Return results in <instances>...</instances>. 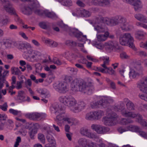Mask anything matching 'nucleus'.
I'll return each mask as SVG.
<instances>
[{
    "instance_id": "36",
    "label": "nucleus",
    "mask_w": 147,
    "mask_h": 147,
    "mask_svg": "<svg viewBox=\"0 0 147 147\" xmlns=\"http://www.w3.org/2000/svg\"><path fill=\"white\" fill-rule=\"evenodd\" d=\"M88 141V140L85 138H81L79 140L78 143L80 145H81L83 147H86Z\"/></svg>"
},
{
    "instance_id": "58",
    "label": "nucleus",
    "mask_w": 147,
    "mask_h": 147,
    "mask_svg": "<svg viewBox=\"0 0 147 147\" xmlns=\"http://www.w3.org/2000/svg\"><path fill=\"white\" fill-rule=\"evenodd\" d=\"M139 132V133L140 135L142 137L145 138H147V134L144 132L143 131H141L140 128L139 132Z\"/></svg>"
},
{
    "instance_id": "56",
    "label": "nucleus",
    "mask_w": 147,
    "mask_h": 147,
    "mask_svg": "<svg viewBox=\"0 0 147 147\" xmlns=\"http://www.w3.org/2000/svg\"><path fill=\"white\" fill-rule=\"evenodd\" d=\"M9 111L10 113L14 115H17L18 113V111L12 109H10Z\"/></svg>"
},
{
    "instance_id": "53",
    "label": "nucleus",
    "mask_w": 147,
    "mask_h": 147,
    "mask_svg": "<svg viewBox=\"0 0 147 147\" xmlns=\"http://www.w3.org/2000/svg\"><path fill=\"white\" fill-rule=\"evenodd\" d=\"M72 80V78L71 76H65L64 78V80L67 83L70 82Z\"/></svg>"
},
{
    "instance_id": "45",
    "label": "nucleus",
    "mask_w": 147,
    "mask_h": 147,
    "mask_svg": "<svg viewBox=\"0 0 147 147\" xmlns=\"http://www.w3.org/2000/svg\"><path fill=\"white\" fill-rule=\"evenodd\" d=\"M80 133L82 135L85 136H87L89 132L88 131V129H87L85 128H81L80 130Z\"/></svg>"
},
{
    "instance_id": "47",
    "label": "nucleus",
    "mask_w": 147,
    "mask_h": 147,
    "mask_svg": "<svg viewBox=\"0 0 147 147\" xmlns=\"http://www.w3.org/2000/svg\"><path fill=\"white\" fill-rule=\"evenodd\" d=\"M86 137L90 138H98V136L95 134L90 132H88Z\"/></svg>"
},
{
    "instance_id": "51",
    "label": "nucleus",
    "mask_w": 147,
    "mask_h": 147,
    "mask_svg": "<svg viewBox=\"0 0 147 147\" xmlns=\"http://www.w3.org/2000/svg\"><path fill=\"white\" fill-rule=\"evenodd\" d=\"M39 25L40 28L44 29H47V26L46 24V23L43 22H40L39 24Z\"/></svg>"
},
{
    "instance_id": "39",
    "label": "nucleus",
    "mask_w": 147,
    "mask_h": 147,
    "mask_svg": "<svg viewBox=\"0 0 147 147\" xmlns=\"http://www.w3.org/2000/svg\"><path fill=\"white\" fill-rule=\"evenodd\" d=\"M7 74L5 72L3 73V75L0 77V86L1 87L2 86V83L4 84L6 82V76Z\"/></svg>"
},
{
    "instance_id": "7",
    "label": "nucleus",
    "mask_w": 147,
    "mask_h": 147,
    "mask_svg": "<svg viewBox=\"0 0 147 147\" xmlns=\"http://www.w3.org/2000/svg\"><path fill=\"white\" fill-rule=\"evenodd\" d=\"M26 117L30 120L35 121H40L44 119L45 115L42 113H28L25 115Z\"/></svg>"
},
{
    "instance_id": "29",
    "label": "nucleus",
    "mask_w": 147,
    "mask_h": 147,
    "mask_svg": "<svg viewBox=\"0 0 147 147\" xmlns=\"http://www.w3.org/2000/svg\"><path fill=\"white\" fill-rule=\"evenodd\" d=\"M97 20H99L101 23L106 24H110V19L107 18H104L100 16L97 18Z\"/></svg>"
},
{
    "instance_id": "43",
    "label": "nucleus",
    "mask_w": 147,
    "mask_h": 147,
    "mask_svg": "<svg viewBox=\"0 0 147 147\" xmlns=\"http://www.w3.org/2000/svg\"><path fill=\"white\" fill-rule=\"evenodd\" d=\"M80 13L83 14V16L85 17H89L90 16L91 14L89 11H87L84 9L81 10Z\"/></svg>"
},
{
    "instance_id": "34",
    "label": "nucleus",
    "mask_w": 147,
    "mask_h": 147,
    "mask_svg": "<svg viewBox=\"0 0 147 147\" xmlns=\"http://www.w3.org/2000/svg\"><path fill=\"white\" fill-rule=\"evenodd\" d=\"M94 90V89L93 87H90L88 86L83 93L88 95H90L93 93Z\"/></svg>"
},
{
    "instance_id": "44",
    "label": "nucleus",
    "mask_w": 147,
    "mask_h": 147,
    "mask_svg": "<svg viewBox=\"0 0 147 147\" xmlns=\"http://www.w3.org/2000/svg\"><path fill=\"white\" fill-rule=\"evenodd\" d=\"M20 46L21 47V49L24 50H27V49L30 46V45L28 43H22L20 45Z\"/></svg>"
},
{
    "instance_id": "2",
    "label": "nucleus",
    "mask_w": 147,
    "mask_h": 147,
    "mask_svg": "<svg viewBox=\"0 0 147 147\" xmlns=\"http://www.w3.org/2000/svg\"><path fill=\"white\" fill-rule=\"evenodd\" d=\"M113 101V99L107 97H102L97 102L93 101L90 103V106L92 108L99 107L100 106L104 108L108 106L110 102Z\"/></svg>"
},
{
    "instance_id": "28",
    "label": "nucleus",
    "mask_w": 147,
    "mask_h": 147,
    "mask_svg": "<svg viewBox=\"0 0 147 147\" xmlns=\"http://www.w3.org/2000/svg\"><path fill=\"white\" fill-rule=\"evenodd\" d=\"M142 71H140L139 72H136L134 70L131 69L129 72V77L132 78H135L142 74Z\"/></svg>"
},
{
    "instance_id": "10",
    "label": "nucleus",
    "mask_w": 147,
    "mask_h": 147,
    "mask_svg": "<svg viewBox=\"0 0 147 147\" xmlns=\"http://www.w3.org/2000/svg\"><path fill=\"white\" fill-rule=\"evenodd\" d=\"M123 1L126 3L131 4L134 6L136 11H140L142 8L141 2L140 0H123Z\"/></svg>"
},
{
    "instance_id": "6",
    "label": "nucleus",
    "mask_w": 147,
    "mask_h": 147,
    "mask_svg": "<svg viewBox=\"0 0 147 147\" xmlns=\"http://www.w3.org/2000/svg\"><path fill=\"white\" fill-rule=\"evenodd\" d=\"M29 4L31 6L30 7L25 6L22 10L23 13L26 15H29L32 13V9L39 7L38 3L36 0H29Z\"/></svg>"
},
{
    "instance_id": "17",
    "label": "nucleus",
    "mask_w": 147,
    "mask_h": 147,
    "mask_svg": "<svg viewBox=\"0 0 147 147\" xmlns=\"http://www.w3.org/2000/svg\"><path fill=\"white\" fill-rule=\"evenodd\" d=\"M39 125L38 123H35L34 124L33 127L32 129H30V131L29 134L30 138L32 139L34 138L35 135L36 134L37 132L38 127Z\"/></svg>"
},
{
    "instance_id": "1",
    "label": "nucleus",
    "mask_w": 147,
    "mask_h": 147,
    "mask_svg": "<svg viewBox=\"0 0 147 147\" xmlns=\"http://www.w3.org/2000/svg\"><path fill=\"white\" fill-rule=\"evenodd\" d=\"M134 40L131 34L129 33H125L121 35L119 38V42L122 45H128L130 47L135 49L134 44Z\"/></svg>"
},
{
    "instance_id": "3",
    "label": "nucleus",
    "mask_w": 147,
    "mask_h": 147,
    "mask_svg": "<svg viewBox=\"0 0 147 147\" xmlns=\"http://www.w3.org/2000/svg\"><path fill=\"white\" fill-rule=\"evenodd\" d=\"M72 90L74 91H80L82 92L88 85L86 82L81 79L75 80L71 84Z\"/></svg>"
},
{
    "instance_id": "15",
    "label": "nucleus",
    "mask_w": 147,
    "mask_h": 147,
    "mask_svg": "<svg viewBox=\"0 0 147 147\" xmlns=\"http://www.w3.org/2000/svg\"><path fill=\"white\" fill-rule=\"evenodd\" d=\"M94 28L97 31V33H101L107 32L108 28L105 25V24L103 23L98 24L94 26Z\"/></svg>"
},
{
    "instance_id": "59",
    "label": "nucleus",
    "mask_w": 147,
    "mask_h": 147,
    "mask_svg": "<svg viewBox=\"0 0 147 147\" xmlns=\"http://www.w3.org/2000/svg\"><path fill=\"white\" fill-rule=\"evenodd\" d=\"M109 68V69L108 70L109 71H107V73H109L111 75H115V71L113 70L111 67Z\"/></svg>"
},
{
    "instance_id": "18",
    "label": "nucleus",
    "mask_w": 147,
    "mask_h": 147,
    "mask_svg": "<svg viewBox=\"0 0 147 147\" xmlns=\"http://www.w3.org/2000/svg\"><path fill=\"white\" fill-rule=\"evenodd\" d=\"M103 126L99 124H92L91 126V128L95 131L97 133L102 134Z\"/></svg>"
},
{
    "instance_id": "35",
    "label": "nucleus",
    "mask_w": 147,
    "mask_h": 147,
    "mask_svg": "<svg viewBox=\"0 0 147 147\" xmlns=\"http://www.w3.org/2000/svg\"><path fill=\"white\" fill-rule=\"evenodd\" d=\"M85 104L83 101H81L79 102L78 103V106L75 107V110L81 111L84 109L85 107Z\"/></svg>"
},
{
    "instance_id": "5",
    "label": "nucleus",
    "mask_w": 147,
    "mask_h": 147,
    "mask_svg": "<svg viewBox=\"0 0 147 147\" xmlns=\"http://www.w3.org/2000/svg\"><path fill=\"white\" fill-rule=\"evenodd\" d=\"M117 117V114L115 112H112L107 116L104 117L102 118V121L105 125L112 126L115 125Z\"/></svg>"
},
{
    "instance_id": "13",
    "label": "nucleus",
    "mask_w": 147,
    "mask_h": 147,
    "mask_svg": "<svg viewBox=\"0 0 147 147\" xmlns=\"http://www.w3.org/2000/svg\"><path fill=\"white\" fill-rule=\"evenodd\" d=\"M110 0H92L91 3L96 6L108 7L110 5Z\"/></svg>"
},
{
    "instance_id": "46",
    "label": "nucleus",
    "mask_w": 147,
    "mask_h": 147,
    "mask_svg": "<svg viewBox=\"0 0 147 147\" xmlns=\"http://www.w3.org/2000/svg\"><path fill=\"white\" fill-rule=\"evenodd\" d=\"M46 10H40L39 9H36L35 11L34 12L35 13L37 14L40 16H42L45 15V12Z\"/></svg>"
},
{
    "instance_id": "8",
    "label": "nucleus",
    "mask_w": 147,
    "mask_h": 147,
    "mask_svg": "<svg viewBox=\"0 0 147 147\" xmlns=\"http://www.w3.org/2000/svg\"><path fill=\"white\" fill-rule=\"evenodd\" d=\"M106 51L109 53L111 52L113 49H118V43L115 41H110L105 44Z\"/></svg>"
},
{
    "instance_id": "19",
    "label": "nucleus",
    "mask_w": 147,
    "mask_h": 147,
    "mask_svg": "<svg viewBox=\"0 0 147 147\" xmlns=\"http://www.w3.org/2000/svg\"><path fill=\"white\" fill-rule=\"evenodd\" d=\"M70 33L73 34L75 37H77L79 39H80L82 33V32H80L78 29L75 28H72L70 30Z\"/></svg>"
},
{
    "instance_id": "31",
    "label": "nucleus",
    "mask_w": 147,
    "mask_h": 147,
    "mask_svg": "<svg viewBox=\"0 0 147 147\" xmlns=\"http://www.w3.org/2000/svg\"><path fill=\"white\" fill-rule=\"evenodd\" d=\"M122 114L126 117H129L131 118H134L136 116V114L134 112H128L125 111V112H122Z\"/></svg>"
},
{
    "instance_id": "52",
    "label": "nucleus",
    "mask_w": 147,
    "mask_h": 147,
    "mask_svg": "<svg viewBox=\"0 0 147 147\" xmlns=\"http://www.w3.org/2000/svg\"><path fill=\"white\" fill-rule=\"evenodd\" d=\"M7 107V103L5 102L3 105H0V109L4 111H6Z\"/></svg>"
},
{
    "instance_id": "62",
    "label": "nucleus",
    "mask_w": 147,
    "mask_h": 147,
    "mask_svg": "<svg viewBox=\"0 0 147 147\" xmlns=\"http://www.w3.org/2000/svg\"><path fill=\"white\" fill-rule=\"evenodd\" d=\"M95 145L94 143L91 142H89L88 141L86 147H94Z\"/></svg>"
},
{
    "instance_id": "16",
    "label": "nucleus",
    "mask_w": 147,
    "mask_h": 147,
    "mask_svg": "<svg viewBox=\"0 0 147 147\" xmlns=\"http://www.w3.org/2000/svg\"><path fill=\"white\" fill-rule=\"evenodd\" d=\"M71 97L68 96H61L59 98V101L65 105L70 107Z\"/></svg>"
},
{
    "instance_id": "23",
    "label": "nucleus",
    "mask_w": 147,
    "mask_h": 147,
    "mask_svg": "<svg viewBox=\"0 0 147 147\" xmlns=\"http://www.w3.org/2000/svg\"><path fill=\"white\" fill-rule=\"evenodd\" d=\"M45 16L47 17L52 19L56 20L58 18L57 15L53 12H50L46 10Z\"/></svg>"
},
{
    "instance_id": "64",
    "label": "nucleus",
    "mask_w": 147,
    "mask_h": 147,
    "mask_svg": "<svg viewBox=\"0 0 147 147\" xmlns=\"http://www.w3.org/2000/svg\"><path fill=\"white\" fill-rule=\"evenodd\" d=\"M2 117H1L0 119L1 123H3V121H5L7 118V116L5 114H2Z\"/></svg>"
},
{
    "instance_id": "55",
    "label": "nucleus",
    "mask_w": 147,
    "mask_h": 147,
    "mask_svg": "<svg viewBox=\"0 0 147 147\" xmlns=\"http://www.w3.org/2000/svg\"><path fill=\"white\" fill-rule=\"evenodd\" d=\"M102 128V131L103 132H102V134H104L110 130V128L108 127L103 126Z\"/></svg>"
},
{
    "instance_id": "42",
    "label": "nucleus",
    "mask_w": 147,
    "mask_h": 147,
    "mask_svg": "<svg viewBox=\"0 0 147 147\" xmlns=\"http://www.w3.org/2000/svg\"><path fill=\"white\" fill-rule=\"evenodd\" d=\"M92 45L97 48L100 49H102L103 48V46L102 44L100 43H98L96 41H93Z\"/></svg>"
},
{
    "instance_id": "25",
    "label": "nucleus",
    "mask_w": 147,
    "mask_h": 147,
    "mask_svg": "<svg viewBox=\"0 0 147 147\" xmlns=\"http://www.w3.org/2000/svg\"><path fill=\"white\" fill-rule=\"evenodd\" d=\"M121 16H117L115 18L110 19V24L112 25H116L120 23L119 19Z\"/></svg>"
},
{
    "instance_id": "37",
    "label": "nucleus",
    "mask_w": 147,
    "mask_h": 147,
    "mask_svg": "<svg viewBox=\"0 0 147 147\" xmlns=\"http://www.w3.org/2000/svg\"><path fill=\"white\" fill-rule=\"evenodd\" d=\"M133 121L131 119L129 118H123L121 119V123L123 125H126L128 123H132Z\"/></svg>"
},
{
    "instance_id": "63",
    "label": "nucleus",
    "mask_w": 147,
    "mask_h": 147,
    "mask_svg": "<svg viewBox=\"0 0 147 147\" xmlns=\"http://www.w3.org/2000/svg\"><path fill=\"white\" fill-rule=\"evenodd\" d=\"M76 3L78 5L81 7H84L85 5L84 3L80 0L76 2Z\"/></svg>"
},
{
    "instance_id": "50",
    "label": "nucleus",
    "mask_w": 147,
    "mask_h": 147,
    "mask_svg": "<svg viewBox=\"0 0 147 147\" xmlns=\"http://www.w3.org/2000/svg\"><path fill=\"white\" fill-rule=\"evenodd\" d=\"M21 138L20 137H18L16 139V141L14 145V147H18L19 145V143L21 142Z\"/></svg>"
},
{
    "instance_id": "33",
    "label": "nucleus",
    "mask_w": 147,
    "mask_h": 147,
    "mask_svg": "<svg viewBox=\"0 0 147 147\" xmlns=\"http://www.w3.org/2000/svg\"><path fill=\"white\" fill-rule=\"evenodd\" d=\"M145 33L141 31H138L136 32L135 34L136 37L138 39H141L144 36Z\"/></svg>"
},
{
    "instance_id": "26",
    "label": "nucleus",
    "mask_w": 147,
    "mask_h": 147,
    "mask_svg": "<svg viewBox=\"0 0 147 147\" xmlns=\"http://www.w3.org/2000/svg\"><path fill=\"white\" fill-rule=\"evenodd\" d=\"M127 103L126 105L127 109L129 111H133L135 109V106L134 104L131 101L128 99H126Z\"/></svg>"
},
{
    "instance_id": "4",
    "label": "nucleus",
    "mask_w": 147,
    "mask_h": 147,
    "mask_svg": "<svg viewBox=\"0 0 147 147\" xmlns=\"http://www.w3.org/2000/svg\"><path fill=\"white\" fill-rule=\"evenodd\" d=\"M137 87L142 92L147 94V77L140 80L137 84ZM139 96L141 99L147 101V94H142Z\"/></svg>"
},
{
    "instance_id": "11",
    "label": "nucleus",
    "mask_w": 147,
    "mask_h": 147,
    "mask_svg": "<svg viewBox=\"0 0 147 147\" xmlns=\"http://www.w3.org/2000/svg\"><path fill=\"white\" fill-rule=\"evenodd\" d=\"M119 22L121 24L120 28L122 30L127 31L130 30L131 26L127 22L126 18L123 17H120Z\"/></svg>"
},
{
    "instance_id": "14",
    "label": "nucleus",
    "mask_w": 147,
    "mask_h": 147,
    "mask_svg": "<svg viewBox=\"0 0 147 147\" xmlns=\"http://www.w3.org/2000/svg\"><path fill=\"white\" fill-rule=\"evenodd\" d=\"M17 98L18 100H20V103L26 101L28 102L30 101V98L28 96L27 97V99H25L26 97L24 95V93L23 91H20L18 92Z\"/></svg>"
},
{
    "instance_id": "21",
    "label": "nucleus",
    "mask_w": 147,
    "mask_h": 147,
    "mask_svg": "<svg viewBox=\"0 0 147 147\" xmlns=\"http://www.w3.org/2000/svg\"><path fill=\"white\" fill-rule=\"evenodd\" d=\"M67 85L65 82H61L59 84V90L60 92L65 93L67 90Z\"/></svg>"
},
{
    "instance_id": "54",
    "label": "nucleus",
    "mask_w": 147,
    "mask_h": 147,
    "mask_svg": "<svg viewBox=\"0 0 147 147\" xmlns=\"http://www.w3.org/2000/svg\"><path fill=\"white\" fill-rule=\"evenodd\" d=\"M140 47H141L144 48L145 49L147 50V40L145 43L141 42L140 44Z\"/></svg>"
},
{
    "instance_id": "24",
    "label": "nucleus",
    "mask_w": 147,
    "mask_h": 147,
    "mask_svg": "<svg viewBox=\"0 0 147 147\" xmlns=\"http://www.w3.org/2000/svg\"><path fill=\"white\" fill-rule=\"evenodd\" d=\"M134 17L136 19L139 21L147 23V19L142 14L140 13L136 14L135 15Z\"/></svg>"
},
{
    "instance_id": "32",
    "label": "nucleus",
    "mask_w": 147,
    "mask_h": 147,
    "mask_svg": "<svg viewBox=\"0 0 147 147\" xmlns=\"http://www.w3.org/2000/svg\"><path fill=\"white\" fill-rule=\"evenodd\" d=\"M58 1L64 6H70L72 4L71 0H58Z\"/></svg>"
},
{
    "instance_id": "40",
    "label": "nucleus",
    "mask_w": 147,
    "mask_h": 147,
    "mask_svg": "<svg viewBox=\"0 0 147 147\" xmlns=\"http://www.w3.org/2000/svg\"><path fill=\"white\" fill-rule=\"evenodd\" d=\"M66 45L74 47L77 45V43L75 41L71 40H67L65 42Z\"/></svg>"
},
{
    "instance_id": "60",
    "label": "nucleus",
    "mask_w": 147,
    "mask_h": 147,
    "mask_svg": "<svg viewBox=\"0 0 147 147\" xmlns=\"http://www.w3.org/2000/svg\"><path fill=\"white\" fill-rule=\"evenodd\" d=\"M120 57L122 59H127L129 57V56L125 53L123 52L120 54Z\"/></svg>"
},
{
    "instance_id": "12",
    "label": "nucleus",
    "mask_w": 147,
    "mask_h": 147,
    "mask_svg": "<svg viewBox=\"0 0 147 147\" xmlns=\"http://www.w3.org/2000/svg\"><path fill=\"white\" fill-rule=\"evenodd\" d=\"M0 1L7 12L14 14H16L14 9L12 7L10 3L7 0H0Z\"/></svg>"
},
{
    "instance_id": "61",
    "label": "nucleus",
    "mask_w": 147,
    "mask_h": 147,
    "mask_svg": "<svg viewBox=\"0 0 147 147\" xmlns=\"http://www.w3.org/2000/svg\"><path fill=\"white\" fill-rule=\"evenodd\" d=\"M30 78L31 79L34 81V82L36 83L37 84L38 83V81L37 80H36V77L33 75L31 74L30 76Z\"/></svg>"
},
{
    "instance_id": "20",
    "label": "nucleus",
    "mask_w": 147,
    "mask_h": 147,
    "mask_svg": "<svg viewBox=\"0 0 147 147\" xmlns=\"http://www.w3.org/2000/svg\"><path fill=\"white\" fill-rule=\"evenodd\" d=\"M137 121L146 129H147V123L142 119V116L140 114H136Z\"/></svg>"
},
{
    "instance_id": "22",
    "label": "nucleus",
    "mask_w": 147,
    "mask_h": 147,
    "mask_svg": "<svg viewBox=\"0 0 147 147\" xmlns=\"http://www.w3.org/2000/svg\"><path fill=\"white\" fill-rule=\"evenodd\" d=\"M109 33L108 32H106L104 34L97 35V38L98 41H105L107 38L109 36Z\"/></svg>"
},
{
    "instance_id": "30",
    "label": "nucleus",
    "mask_w": 147,
    "mask_h": 147,
    "mask_svg": "<svg viewBox=\"0 0 147 147\" xmlns=\"http://www.w3.org/2000/svg\"><path fill=\"white\" fill-rule=\"evenodd\" d=\"M127 130H130L134 132H139L140 128L138 126L134 125H130L129 126L127 127Z\"/></svg>"
},
{
    "instance_id": "49",
    "label": "nucleus",
    "mask_w": 147,
    "mask_h": 147,
    "mask_svg": "<svg viewBox=\"0 0 147 147\" xmlns=\"http://www.w3.org/2000/svg\"><path fill=\"white\" fill-rule=\"evenodd\" d=\"M65 118L64 116L62 115V113H60L59 115H58L56 118V119L57 120L62 121L63 120H64Z\"/></svg>"
},
{
    "instance_id": "38",
    "label": "nucleus",
    "mask_w": 147,
    "mask_h": 147,
    "mask_svg": "<svg viewBox=\"0 0 147 147\" xmlns=\"http://www.w3.org/2000/svg\"><path fill=\"white\" fill-rule=\"evenodd\" d=\"M94 116V115L93 112L88 113L86 114L85 118L88 120H95Z\"/></svg>"
},
{
    "instance_id": "41",
    "label": "nucleus",
    "mask_w": 147,
    "mask_h": 147,
    "mask_svg": "<svg viewBox=\"0 0 147 147\" xmlns=\"http://www.w3.org/2000/svg\"><path fill=\"white\" fill-rule=\"evenodd\" d=\"M38 138L39 141L42 143L45 144V139L44 135L41 133H39L38 134Z\"/></svg>"
},
{
    "instance_id": "57",
    "label": "nucleus",
    "mask_w": 147,
    "mask_h": 147,
    "mask_svg": "<svg viewBox=\"0 0 147 147\" xmlns=\"http://www.w3.org/2000/svg\"><path fill=\"white\" fill-rule=\"evenodd\" d=\"M12 14H13L15 15L16 16V17H15V20L16 21L22 24L23 22H22V20L20 19V18H19L18 16L17 15L16 13V14H14L12 13H10Z\"/></svg>"
},
{
    "instance_id": "27",
    "label": "nucleus",
    "mask_w": 147,
    "mask_h": 147,
    "mask_svg": "<svg viewBox=\"0 0 147 147\" xmlns=\"http://www.w3.org/2000/svg\"><path fill=\"white\" fill-rule=\"evenodd\" d=\"M93 112L94 115L95 120H98L100 119L104 114L103 112L101 110H98Z\"/></svg>"
},
{
    "instance_id": "9",
    "label": "nucleus",
    "mask_w": 147,
    "mask_h": 147,
    "mask_svg": "<svg viewBox=\"0 0 147 147\" xmlns=\"http://www.w3.org/2000/svg\"><path fill=\"white\" fill-rule=\"evenodd\" d=\"M45 133L47 139L49 143L47 144H49L50 146H54L55 145V141L51 134H52V131L50 127L45 129Z\"/></svg>"
},
{
    "instance_id": "48",
    "label": "nucleus",
    "mask_w": 147,
    "mask_h": 147,
    "mask_svg": "<svg viewBox=\"0 0 147 147\" xmlns=\"http://www.w3.org/2000/svg\"><path fill=\"white\" fill-rule=\"evenodd\" d=\"M77 102L75 99L71 97L70 100V107L74 106L76 104Z\"/></svg>"
}]
</instances>
